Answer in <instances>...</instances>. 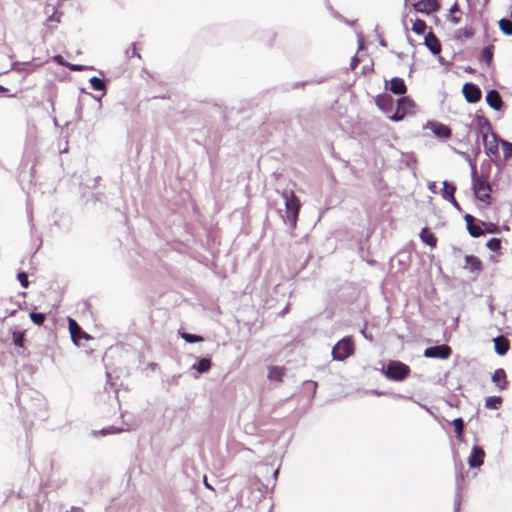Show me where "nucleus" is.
I'll return each mask as SVG.
<instances>
[{"label":"nucleus","mask_w":512,"mask_h":512,"mask_svg":"<svg viewBox=\"0 0 512 512\" xmlns=\"http://www.w3.org/2000/svg\"><path fill=\"white\" fill-rule=\"evenodd\" d=\"M476 124L478 131L482 137L485 151L488 155H499V140L497 135L493 132L490 121L482 116H476Z\"/></svg>","instance_id":"obj_1"},{"label":"nucleus","mask_w":512,"mask_h":512,"mask_svg":"<svg viewBox=\"0 0 512 512\" xmlns=\"http://www.w3.org/2000/svg\"><path fill=\"white\" fill-rule=\"evenodd\" d=\"M382 372L389 380L403 381L410 375L411 369L400 361H390Z\"/></svg>","instance_id":"obj_2"},{"label":"nucleus","mask_w":512,"mask_h":512,"mask_svg":"<svg viewBox=\"0 0 512 512\" xmlns=\"http://www.w3.org/2000/svg\"><path fill=\"white\" fill-rule=\"evenodd\" d=\"M282 197L285 200L287 219L292 226H295L300 212V201L292 190L284 191Z\"/></svg>","instance_id":"obj_3"},{"label":"nucleus","mask_w":512,"mask_h":512,"mask_svg":"<svg viewBox=\"0 0 512 512\" xmlns=\"http://www.w3.org/2000/svg\"><path fill=\"white\" fill-rule=\"evenodd\" d=\"M355 345L352 337H345L338 341L332 349V357L337 361H344L354 354Z\"/></svg>","instance_id":"obj_4"},{"label":"nucleus","mask_w":512,"mask_h":512,"mask_svg":"<svg viewBox=\"0 0 512 512\" xmlns=\"http://www.w3.org/2000/svg\"><path fill=\"white\" fill-rule=\"evenodd\" d=\"M415 110H416L415 102L410 97L403 96L398 99L396 111L389 118L392 121H396V122L401 121L407 115L414 114Z\"/></svg>","instance_id":"obj_5"},{"label":"nucleus","mask_w":512,"mask_h":512,"mask_svg":"<svg viewBox=\"0 0 512 512\" xmlns=\"http://www.w3.org/2000/svg\"><path fill=\"white\" fill-rule=\"evenodd\" d=\"M473 191L476 198L482 202H488L490 199L491 188L487 180L483 177L473 178Z\"/></svg>","instance_id":"obj_6"},{"label":"nucleus","mask_w":512,"mask_h":512,"mask_svg":"<svg viewBox=\"0 0 512 512\" xmlns=\"http://www.w3.org/2000/svg\"><path fill=\"white\" fill-rule=\"evenodd\" d=\"M68 327L74 344L79 345L81 340L88 341L91 339V336L84 332L73 318H68Z\"/></svg>","instance_id":"obj_7"},{"label":"nucleus","mask_w":512,"mask_h":512,"mask_svg":"<svg viewBox=\"0 0 512 512\" xmlns=\"http://www.w3.org/2000/svg\"><path fill=\"white\" fill-rule=\"evenodd\" d=\"M451 353V347L443 344L425 349L424 356L427 358L447 359L450 357Z\"/></svg>","instance_id":"obj_8"},{"label":"nucleus","mask_w":512,"mask_h":512,"mask_svg":"<svg viewBox=\"0 0 512 512\" xmlns=\"http://www.w3.org/2000/svg\"><path fill=\"white\" fill-rule=\"evenodd\" d=\"M462 92L466 101L469 103H477L481 100L482 92L480 88L474 83H465L463 85Z\"/></svg>","instance_id":"obj_9"},{"label":"nucleus","mask_w":512,"mask_h":512,"mask_svg":"<svg viewBox=\"0 0 512 512\" xmlns=\"http://www.w3.org/2000/svg\"><path fill=\"white\" fill-rule=\"evenodd\" d=\"M413 7L418 12L430 14L440 8V3L438 0H420L414 3Z\"/></svg>","instance_id":"obj_10"},{"label":"nucleus","mask_w":512,"mask_h":512,"mask_svg":"<svg viewBox=\"0 0 512 512\" xmlns=\"http://www.w3.org/2000/svg\"><path fill=\"white\" fill-rule=\"evenodd\" d=\"M464 220L466 222L467 230L472 237H480L484 234V229L482 228L481 223L475 224L476 219L474 216L466 214L464 216Z\"/></svg>","instance_id":"obj_11"},{"label":"nucleus","mask_w":512,"mask_h":512,"mask_svg":"<svg viewBox=\"0 0 512 512\" xmlns=\"http://www.w3.org/2000/svg\"><path fill=\"white\" fill-rule=\"evenodd\" d=\"M484 458V450L479 446H474L468 458V464L472 468L480 467L484 463Z\"/></svg>","instance_id":"obj_12"},{"label":"nucleus","mask_w":512,"mask_h":512,"mask_svg":"<svg viewBox=\"0 0 512 512\" xmlns=\"http://www.w3.org/2000/svg\"><path fill=\"white\" fill-rule=\"evenodd\" d=\"M465 263L464 268L471 273L479 274L483 270L482 261L474 255H467L465 257Z\"/></svg>","instance_id":"obj_13"},{"label":"nucleus","mask_w":512,"mask_h":512,"mask_svg":"<svg viewBox=\"0 0 512 512\" xmlns=\"http://www.w3.org/2000/svg\"><path fill=\"white\" fill-rule=\"evenodd\" d=\"M492 382L500 391L506 390L509 382L505 370L502 368L496 369L492 375Z\"/></svg>","instance_id":"obj_14"},{"label":"nucleus","mask_w":512,"mask_h":512,"mask_svg":"<svg viewBox=\"0 0 512 512\" xmlns=\"http://www.w3.org/2000/svg\"><path fill=\"white\" fill-rule=\"evenodd\" d=\"M424 43H425L426 47L434 55L440 54V52L442 50L441 43L432 31L427 33V35L425 36V39H424Z\"/></svg>","instance_id":"obj_15"},{"label":"nucleus","mask_w":512,"mask_h":512,"mask_svg":"<svg viewBox=\"0 0 512 512\" xmlns=\"http://www.w3.org/2000/svg\"><path fill=\"white\" fill-rule=\"evenodd\" d=\"M375 103L377 107L383 112L387 113L392 110L393 107V98L389 94H380L376 97Z\"/></svg>","instance_id":"obj_16"},{"label":"nucleus","mask_w":512,"mask_h":512,"mask_svg":"<svg viewBox=\"0 0 512 512\" xmlns=\"http://www.w3.org/2000/svg\"><path fill=\"white\" fill-rule=\"evenodd\" d=\"M486 102L494 110H500L503 106L500 93L494 89L487 92Z\"/></svg>","instance_id":"obj_17"},{"label":"nucleus","mask_w":512,"mask_h":512,"mask_svg":"<svg viewBox=\"0 0 512 512\" xmlns=\"http://www.w3.org/2000/svg\"><path fill=\"white\" fill-rule=\"evenodd\" d=\"M493 342H494L495 352L498 355L503 356L508 352V350L510 348V342L506 337L497 336L493 339Z\"/></svg>","instance_id":"obj_18"},{"label":"nucleus","mask_w":512,"mask_h":512,"mask_svg":"<svg viewBox=\"0 0 512 512\" xmlns=\"http://www.w3.org/2000/svg\"><path fill=\"white\" fill-rule=\"evenodd\" d=\"M389 90L396 95H404L407 92V86L400 77H394L390 80Z\"/></svg>","instance_id":"obj_19"},{"label":"nucleus","mask_w":512,"mask_h":512,"mask_svg":"<svg viewBox=\"0 0 512 512\" xmlns=\"http://www.w3.org/2000/svg\"><path fill=\"white\" fill-rule=\"evenodd\" d=\"M456 191V187L453 184L448 183L447 181L443 182L442 196L446 200L450 201L455 207H459V203L454 197V193Z\"/></svg>","instance_id":"obj_20"},{"label":"nucleus","mask_w":512,"mask_h":512,"mask_svg":"<svg viewBox=\"0 0 512 512\" xmlns=\"http://www.w3.org/2000/svg\"><path fill=\"white\" fill-rule=\"evenodd\" d=\"M431 129L433 133L439 138L448 139L451 137V129L445 124L432 123Z\"/></svg>","instance_id":"obj_21"},{"label":"nucleus","mask_w":512,"mask_h":512,"mask_svg":"<svg viewBox=\"0 0 512 512\" xmlns=\"http://www.w3.org/2000/svg\"><path fill=\"white\" fill-rule=\"evenodd\" d=\"M285 374V368L280 366H270L268 368V379L281 382Z\"/></svg>","instance_id":"obj_22"},{"label":"nucleus","mask_w":512,"mask_h":512,"mask_svg":"<svg viewBox=\"0 0 512 512\" xmlns=\"http://www.w3.org/2000/svg\"><path fill=\"white\" fill-rule=\"evenodd\" d=\"M420 238L425 244L429 245L432 248L436 247L437 245L436 236L426 227L421 230Z\"/></svg>","instance_id":"obj_23"},{"label":"nucleus","mask_w":512,"mask_h":512,"mask_svg":"<svg viewBox=\"0 0 512 512\" xmlns=\"http://www.w3.org/2000/svg\"><path fill=\"white\" fill-rule=\"evenodd\" d=\"M503 399L500 396H490L485 400V407L488 409H499L502 405Z\"/></svg>","instance_id":"obj_24"},{"label":"nucleus","mask_w":512,"mask_h":512,"mask_svg":"<svg viewBox=\"0 0 512 512\" xmlns=\"http://www.w3.org/2000/svg\"><path fill=\"white\" fill-rule=\"evenodd\" d=\"M427 28L426 22L421 19H416L412 24V31L418 35L425 33Z\"/></svg>","instance_id":"obj_25"},{"label":"nucleus","mask_w":512,"mask_h":512,"mask_svg":"<svg viewBox=\"0 0 512 512\" xmlns=\"http://www.w3.org/2000/svg\"><path fill=\"white\" fill-rule=\"evenodd\" d=\"M211 360L209 358H202L198 363L197 365L195 366L196 370L199 372V373H206L210 370L211 368Z\"/></svg>","instance_id":"obj_26"},{"label":"nucleus","mask_w":512,"mask_h":512,"mask_svg":"<svg viewBox=\"0 0 512 512\" xmlns=\"http://www.w3.org/2000/svg\"><path fill=\"white\" fill-rule=\"evenodd\" d=\"M499 28L504 34L512 35V22L509 19H501L499 21Z\"/></svg>","instance_id":"obj_27"},{"label":"nucleus","mask_w":512,"mask_h":512,"mask_svg":"<svg viewBox=\"0 0 512 512\" xmlns=\"http://www.w3.org/2000/svg\"><path fill=\"white\" fill-rule=\"evenodd\" d=\"M492 59H493V47L488 46V47L483 48V50L481 52V60L486 62L488 65H490L492 62Z\"/></svg>","instance_id":"obj_28"},{"label":"nucleus","mask_w":512,"mask_h":512,"mask_svg":"<svg viewBox=\"0 0 512 512\" xmlns=\"http://www.w3.org/2000/svg\"><path fill=\"white\" fill-rule=\"evenodd\" d=\"M500 143L502 145L504 159L512 158V143L506 140H500Z\"/></svg>","instance_id":"obj_29"},{"label":"nucleus","mask_w":512,"mask_h":512,"mask_svg":"<svg viewBox=\"0 0 512 512\" xmlns=\"http://www.w3.org/2000/svg\"><path fill=\"white\" fill-rule=\"evenodd\" d=\"M181 337L188 343H197V342L203 341L202 336L194 335V334H190V333H186V332L181 333Z\"/></svg>","instance_id":"obj_30"},{"label":"nucleus","mask_w":512,"mask_h":512,"mask_svg":"<svg viewBox=\"0 0 512 512\" xmlns=\"http://www.w3.org/2000/svg\"><path fill=\"white\" fill-rule=\"evenodd\" d=\"M486 246L489 250L493 252H498L501 249V240L498 238H491L487 243Z\"/></svg>","instance_id":"obj_31"},{"label":"nucleus","mask_w":512,"mask_h":512,"mask_svg":"<svg viewBox=\"0 0 512 512\" xmlns=\"http://www.w3.org/2000/svg\"><path fill=\"white\" fill-rule=\"evenodd\" d=\"M91 87L96 91H102L105 89V83L98 77H92L90 79Z\"/></svg>","instance_id":"obj_32"},{"label":"nucleus","mask_w":512,"mask_h":512,"mask_svg":"<svg viewBox=\"0 0 512 512\" xmlns=\"http://www.w3.org/2000/svg\"><path fill=\"white\" fill-rule=\"evenodd\" d=\"M30 319L32 320V322L34 324L42 325L44 323V321L46 320V314L31 312L30 313Z\"/></svg>","instance_id":"obj_33"},{"label":"nucleus","mask_w":512,"mask_h":512,"mask_svg":"<svg viewBox=\"0 0 512 512\" xmlns=\"http://www.w3.org/2000/svg\"><path fill=\"white\" fill-rule=\"evenodd\" d=\"M38 66H40V65L31 63V62H26V63H22L21 65H19L16 69L20 72L29 73V72L34 71Z\"/></svg>","instance_id":"obj_34"},{"label":"nucleus","mask_w":512,"mask_h":512,"mask_svg":"<svg viewBox=\"0 0 512 512\" xmlns=\"http://www.w3.org/2000/svg\"><path fill=\"white\" fill-rule=\"evenodd\" d=\"M452 424L454 425L456 435L461 437L464 431V422L462 418H456L453 420Z\"/></svg>","instance_id":"obj_35"},{"label":"nucleus","mask_w":512,"mask_h":512,"mask_svg":"<svg viewBox=\"0 0 512 512\" xmlns=\"http://www.w3.org/2000/svg\"><path fill=\"white\" fill-rule=\"evenodd\" d=\"M481 225L484 227L485 231H487L488 233H498L499 232V228L495 223L481 222Z\"/></svg>","instance_id":"obj_36"},{"label":"nucleus","mask_w":512,"mask_h":512,"mask_svg":"<svg viewBox=\"0 0 512 512\" xmlns=\"http://www.w3.org/2000/svg\"><path fill=\"white\" fill-rule=\"evenodd\" d=\"M17 279L19 280V282L22 285V287L27 288L29 286V281H28L27 273H25V272L18 273Z\"/></svg>","instance_id":"obj_37"},{"label":"nucleus","mask_w":512,"mask_h":512,"mask_svg":"<svg viewBox=\"0 0 512 512\" xmlns=\"http://www.w3.org/2000/svg\"><path fill=\"white\" fill-rule=\"evenodd\" d=\"M14 344H15L16 346L22 347V346H23V344H24V338H23V336H22V335H20V334H16V333H14Z\"/></svg>","instance_id":"obj_38"},{"label":"nucleus","mask_w":512,"mask_h":512,"mask_svg":"<svg viewBox=\"0 0 512 512\" xmlns=\"http://www.w3.org/2000/svg\"><path fill=\"white\" fill-rule=\"evenodd\" d=\"M54 61L57 62L58 64H61L63 65L64 62H63V57L61 55H56L53 57Z\"/></svg>","instance_id":"obj_39"},{"label":"nucleus","mask_w":512,"mask_h":512,"mask_svg":"<svg viewBox=\"0 0 512 512\" xmlns=\"http://www.w3.org/2000/svg\"><path fill=\"white\" fill-rule=\"evenodd\" d=\"M68 67L72 70V71H81L82 70V67L79 66V65H68Z\"/></svg>","instance_id":"obj_40"},{"label":"nucleus","mask_w":512,"mask_h":512,"mask_svg":"<svg viewBox=\"0 0 512 512\" xmlns=\"http://www.w3.org/2000/svg\"><path fill=\"white\" fill-rule=\"evenodd\" d=\"M451 21L455 24L459 23L460 22V18L459 17H456V16H451Z\"/></svg>","instance_id":"obj_41"},{"label":"nucleus","mask_w":512,"mask_h":512,"mask_svg":"<svg viewBox=\"0 0 512 512\" xmlns=\"http://www.w3.org/2000/svg\"><path fill=\"white\" fill-rule=\"evenodd\" d=\"M9 92V89L4 87L3 85H0V93H8Z\"/></svg>","instance_id":"obj_42"},{"label":"nucleus","mask_w":512,"mask_h":512,"mask_svg":"<svg viewBox=\"0 0 512 512\" xmlns=\"http://www.w3.org/2000/svg\"><path fill=\"white\" fill-rule=\"evenodd\" d=\"M358 63H359V60L356 57L353 58V61H352V64H351L352 68H355L358 65Z\"/></svg>","instance_id":"obj_43"},{"label":"nucleus","mask_w":512,"mask_h":512,"mask_svg":"<svg viewBox=\"0 0 512 512\" xmlns=\"http://www.w3.org/2000/svg\"><path fill=\"white\" fill-rule=\"evenodd\" d=\"M21 92H22V90L15 91L14 93L9 94L8 96H9V97H17V96H18V94H19V93H21Z\"/></svg>","instance_id":"obj_44"},{"label":"nucleus","mask_w":512,"mask_h":512,"mask_svg":"<svg viewBox=\"0 0 512 512\" xmlns=\"http://www.w3.org/2000/svg\"><path fill=\"white\" fill-rule=\"evenodd\" d=\"M204 484L207 488L212 489V487L209 485V482H207L206 477L204 478Z\"/></svg>","instance_id":"obj_45"},{"label":"nucleus","mask_w":512,"mask_h":512,"mask_svg":"<svg viewBox=\"0 0 512 512\" xmlns=\"http://www.w3.org/2000/svg\"><path fill=\"white\" fill-rule=\"evenodd\" d=\"M456 10H458L457 5H454L453 8L451 9V12H454Z\"/></svg>","instance_id":"obj_46"}]
</instances>
